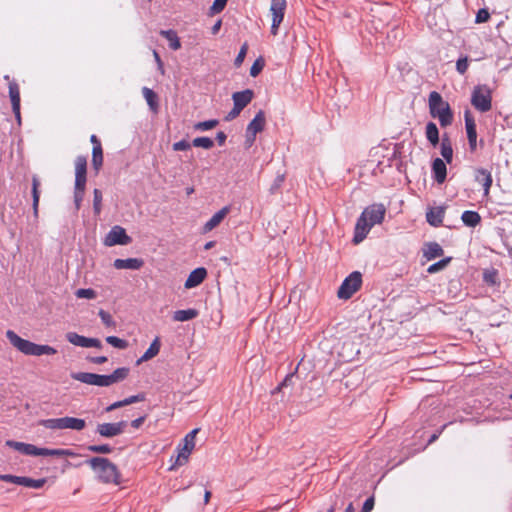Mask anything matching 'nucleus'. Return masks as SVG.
Returning a JSON list of instances; mask_svg holds the SVG:
<instances>
[{
	"instance_id": "nucleus-51",
	"label": "nucleus",
	"mask_w": 512,
	"mask_h": 512,
	"mask_svg": "<svg viewBox=\"0 0 512 512\" xmlns=\"http://www.w3.org/2000/svg\"><path fill=\"white\" fill-rule=\"evenodd\" d=\"M483 279L487 284L494 285L497 281V272L495 270L485 271Z\"/></svg>"
},
{
	"instance_id": "nucleus-15",
	"label": "nucleus",
	"mask_w": 512,
	"mask_h": 512,
	"mask_svg": "<svg viewBox=\"0 0 512 512\" xmlns=\"http://www.w3.org/2000/svg\"><path fill=\"white\" fill-rule=\"evenodd\" d=\"M265 122V113L263 110H259L255 117L247 126V139L250 141H254L257 133L261 132L264 129Z\"/></svg>"
},
{
	"instance_id": "nucleus-54",
	"label": "nucleus",
	"mask_w": 512,
	"mask_h": 512,
	"mask_svg": "<svg viewBox=\"0 0 512 512\" xmlns=\"http://www.w3.org/2000/svg\"><path fill=\"white\" fill-rule=\"evenodd\" d=\"M489 18H490V14H489L488 10L480 9L476 14L475 22L476 23H484V22L488 21Z\"/></svg>"
},
{
	"instance_id": "nucleus-42",
	"label": "nucleus",
	"mask_w": 512,
	"mask_h": 512,
	"mask_svg": "<svg viewBox=\"0 0 512 512\" xmlns=\"http://www.w3.org/2000/svg\"><path fill=\"white\" fill-rule=\"evenodd\" d=\"M218 123L219 122L216 119H211V120H207V121L197 122L194 125V129L197 130V131H208V130H211V129L215 128L218 125Z\"/></svg>"
},
{
	"instance_id": "nucleus-55",
	"label": "nucleus",
	"mask_w": 512,
	"mask_h": 512,
	"mask_svg": "<svg viewBox=\"0 0 512 512\" xmlns=\"http://www.w3.org/2000/svg\"><path fill=\"white\" fill-rule=\"evenodd\" d=\"M264 64L260 60H256L250 68V75L256 77L263 69Z\"/></svg>"
},
{
	"instance_id": "nucleus-19",
	"label": "nucleus",
	"mask_w": 512,
	"mask_h": 512,
	"mask_svg": "<svg viewBox=\"0 0 512 512\" xmlns=\"http://www.w3.org/2000/svg\"><path fill=\"white\" fill-rule=\"evenodd\" d=\"M465 127L467 132V138L471 151H475L477 147V132L476 124L474 119L470 116L469 112L465 113Z\"/></svg>"
},
{
	"instance_id": "nucleus-33",
	"label": "nucleus",
	"mask_w": 512,
	"mask_h": 512,
	"mask_svg": "<svg viewBox=\"0 0 512 512\" xmlns=\"http://www.w3.org/2000/svg\"><path fill=\"white\" fill-rule=\"evenodd\" d=\"M160 35L167 39L169 46L173 50H178L181 47L180 39L174 30H161Z\"/></svg>"
},
{
	"instance_id": "nucleus-18",
	"label": "nucleus",
	"mask_w": 512,
	"mask_h": 512,
	"mask_svg": "<svg viewBox=\"0 0 512 512\" xmlns=\"http://www.w3.org/2000/svg\"><path fill=\"white\" fill-rule=\"evenodd\" d=\"M5 445L24 455L39 456V447H36L33 444L18 442L14 440H7L5 442Z\"/></svg>"
},
{
	"instance_id": "nucleus-12",
	"label": "nucleus",
	"mask_w": 512,
	"mask_h": 512,
	"mask_svg": "<svg viewBox=\"0 0 512 512\" xmlns=\"http://www.w3.org/2000/svg\"><path fill=\"white\" fill-rule=\"evenodd\" d=\"M286 0H271L270 12L272 14L271 33L277 35L278 28L284 19Z\"/></svg>"
},
{
	"instance_id": "nucleus-52",
	"label": "nucleus",
	"mask_w": 512,
	"mask_h": 512,
	"mask_svg": "<svg viewBox=\"0 0 512 512\" xmlns=\"http://www.w3.org/2000/svg\"><path fill=\"white\" fill-rule=\"evenodd\" d=\"M191 146H192V143H189L186 140H181V141L175 142L172 145V148L174 151H187L191 148Z\"/></svg>"
},
{
	"instance_id": "nucleus-26",
	"label": "nucleus",
	"mask_w": 512,
	"mask_h": 512,
	"mask_svg": "<svg viewBox=\"0 0 512 512\" xmlns=\"http://www.w3.org/2000/svg\"><path fill=\"white\" fill-rule=\"evenodd\" d=\"M445 210L443 207L431 208L426 213L427 222L434 227H439L442 224Z\"/></svg>"
},
{
	"instance_id": "nucleus-20",
	"label": "nucleus",
	"mask_w": 512,
	"mask_h": 512,
	"mask_svg": "<svg viewBox=\"0 0 512 512\" xmlns=\"http://www.w3.org/2000/svg\"><path fill=\"white\" fill-rule=\"evenodd\" d=\"M475 181L480 183L484 189V195L489 194L493 179L491 173L484 168H477L474 175Z\"/></svg>"
},
{
	"instance_id": "nucleus-50",
	"label": "nucleus",
	"mask_w": 512,
	"mask_h": 512,
	"mask_svg": "<svg viewBox=\"0 0 512 512\" xmlns=\"http://www.w3.org/2000/svg\"><path fill=\"white\" fill-rule=\"evenodd\" d=\"M228 0H214L210 10L212 14L220 13L226 6Z\"/></svg>"
},
{
	"instance_id": "nucleus-31",
	"label": "nucleus",
	"mask_w": 512,
	"mask_h": 512,
	"mask_svg": "<svg viewBox=\"0 0 512 512\" xmlns=\"http://www.w3.org/2000/svg\"><path fill=\"white\" fill-rule=\"evenodd\" d=\"M461 220L468 227H476L481 222L478 212L466 210L462 213Z\"/></svg>"
},
{
	"instance_id": "nucleus-37",
	"label": "nucleus",
	"mask_w": 512,
	"mask_h": 512,
	"mask_svg": "<svg viewBox=\"0 0 512 512\" xmlns=\"http://www.w3.org/2000/svg\"><path fill=\"white\" fill-rule=\"evenodd\" d=\"M129 374V368L121 367L117 368L112 374L109 375L111 379V385L124 380Z\"/></svg>"
},
{
	"instance_id": "nucleus-16",
	"label": "nucleus",
	"mask_w": 512,
	"mask_h": 512,
	"mask_svg": "<svg viewBox=\"0 0 512 512\" xmlns=\"http://www.w3.org/2000/svg\"><path fill=\"white\" fill-rule=\"evenodd\" d=\"M372 227L373 226H370L369 220L361 214L355 225L353 242L355 244L362 242Z\"/></svg>"
},
{
	"instance_id": "nucleus-39",
	"label": "nucleus",
	"mask_w": 512,
	"mask_h": 512,
	"mask_svg": "<svg viewBox=\"0 0 512 512\" xmlns=\"http://www.w3.org/2000/svg\"><path fill=\"white\" fill-rule=\"evenodd\" d=\"M142 93H143V96H144L145 100L147 101V104L149 105V107L152 110H155L157 108V101H156L157 96L154 93V91L148 87H144L142 89Z\"/></svg>"
},
{
	"instance_id": "nucleus-6",
	"label": "nucleus",
	"mask_w": 512,
	"mask_h": 512,
	"mask_svg": "<svg viewBox=\"0 0 512 512\" xmlns=\"http://www.w3.org/2000/svg\"><path fill=\"white\" fill-rule=\"evenodd\" d=\"M492 97L490 89L485 85H478L474 87L471 95V104L473 107L484 113L492 107Z\"/></svg>"
},
{
	"instance_id": "nucleus-45",
	"label": "nucleus",
	"mask_w": 512,
	"mask_h": 512,
	"mask_svg": "<svg viewBox=\"0 0 512 512\" xmlns=\"http://www.w3.org/2000/svg\"><path fill=\"white\" fill-rule=\"evenodd\" d=\"M87 450L93 453L99 454H109L112 452V447L109 444H101V445H89Z\"/></svg>"
},
{
	"instance_id": "nucleus-29",
	"label": "nucleus",
	"mask_w": 512,
	"mask_h": 512,
	"mask_svg": "<svg viewBox=\"0 0 512 512\" xmlns=\"http://www.w3.org/2000/svg\"><path fill=\"white\" fill-rule=\"evenodd\" d=\"M39 456L75 457L76 453L70 449L39 448Z\"/></svg>"
},
{
	"instance_id": "nucleus-9",
	"label": "nucleus",
	"mask_w": 512,
	"mask_h": 512,
	"mask_svg": "<svg viewBox=\"0 0 512 512\" xmlns=\"http://www.w3.org/2000/svg\"><path fill=\"white\" fill-rule=\"evenodd\" d=\"M71 377L74 380L88 385H95L100 387H108L111 385V379L109 378V375H99L89 372H74L71 373Z\"/></svg>"
},
{
	"instance_id": "nucleus-61",
	"label": "nucleus",
	"mask_w": 512,
	"mask_h": 512,
	"mask_svg": "<svg viewBox=\"0 0 512 512\" xmlns=\"http://www.w3.org/2000/svg\"><path fill=\"white\" fill-rule=\"evenodd\" d=\"M227 139V136L224 132L222 131H219L216 135V140L218 142V144L221 146V145H224L225 141Z\"/></svg>"
},
{
	"instance_id": "nucleus-58",
	"label": "nucleus",
	"mask_w": 512,
	"mask_h": 512,
	"mask_svg": "<svg viewBox=\"0 0 512 512\" xmlns=\"http://www.w3.org/2000/svg\"><path fill=\"white\" fill-rule=\"evenodd\" d=\"M241 111H242V109H240L239 107L234 105L232 110L226 115L225 120L231 121V120L235 119L236 117L239 116Z\"/></svg>"
},
{
	"instance_id": "nucleus-17",
	"label": "nucleus",
	"mask_w": 512,
	"mask_h": 512,
	"mask_svg": "<svg viewBox=\"0 0 512 512\" xmlns=\"http://www.w3.org/2000/svg\"><path fill=\"white\" fill-rule=\"evenodd\" d=\"M9 97L11 100L13 113L20 123V90L18 84L14 80L9 81Z\"/></svg>"
},
{
	"instance_id": "nucleus-46",
	"label": "nucleus",
	"mask_w": 512,
	"mask_h": 512,
	"mask_svg": "<svg viewBox=\"0 0 512 512\" xmlns=\"http://www.w3.org/2000/svg\"><path fill=\"white\" fill-rule=\"evenodd\" d=\"M75 295L77 298H80V299H95L97 296V293L95 290H93L91 288H87V289L81 288L75 292Z\"/></svg>"
},
{
	"instance_id": "nucleus-43",
	"label": "nucleus",
	"mask_w": 512,
	"mask_h": 512,
	"mask_svg": "<svg viewBox=\"0 0 512 512\" xmlns=\"http://www.w3.org/2000/svg\"><path fill=\"white\" fill-rule=\"evenodd\" d=\"M105 340L108 344L118 349H126L128 347V342L126 340L120 339L116 336H107Z\"/></svg>"
},
{
	"instance_id": "nucleus-63",
	"label": "nucleus",
	"mask_w": 512,
	"mask_h": 512,
	"mask_svg": "<svg viewBox=\"0 0 512 512\" xmlns=\"http://www.w3.org/2000/svg\"><path fill=\"white\" fill-rule=\"evenodd\" d=\"M144 420H145V417H143V416L139 417L131 422V426L133 428H139L143 424Z\"/></svg>"
},
{
	"instance_id": "nucleus-13",
	"label": "nucleus",
	"mask_w": 512,
	"mask_h": 512,
	"mask_svg": "<svg viewBox=\"0 0 512 512\" xmlns=\"http://www.w3.org/2000/svg\"><path fill=\"white\" fill-rule=\"evenodd\" d=\"M66 339L69 343L83 348L95 347L102 348V343L97 338H88L82 335H79L76 332H68L66 333Z\"/></svg>"
},
{
	"instance_id": "nucleus-10",
	"label": "nucleus",
	"mask_w": 512,
	"mask_h": 512,
	"mask_svg": "<svg viewBox=\"0 0 512 512\" xmlns=\"http://www.w3.org/2000/svg\"><path fill=\"white\" fill-rule=\"evenodd\" d=\"M130 242L131 237L127 235L124 228L118 225L112 227L104 239V245L107 247H112L115 245H127Z\"/></svg>"
},
{
	"instance_id": "nucleus-48",
	"label": "nucleus",
	"mask_w": 512,
	"mask_h": 512,
	"mask_svg": "<svg viewBox=\"0 0 512 512\" xmlns=\"http://www.w3.org/2000/svg\"><path fill=\"white\" fill-rule=\"evenodd\" d=\"M22 479H23V476H15V475H11V474H1L0 475L1 481L14 483L17 485L22 484Z\"/></svg>"
},
{
	"instance_id": "nucleus-21",
	"label": "nucleus",
	"mask_w": 512,
	"mask_h": 512,
	"mask_svg": "<svg viewBox=\"0 0 512 512\" xmlns=\"http://www.w3.org/2000/svg\"><path fill=\"white\" fill-rule=\"evenodd\" d=\"M207 276V271L203 267L194 269L185 281V288L191 289L200 285Z\"/></svg>"
},
{
	"instance_id": "nucleus-44",
	"label": "nucleus",
	"mask_w": 512,
	"mask_h": 512,
	"mask_svg": "<svg viewBox=\"0 0 512 512\" xmlns=\"http://www.w3.org/2000/svg\"><path fill=\"white\" fill-rule=\"evenodd\" d=\"M102 209V192L99 189L93 191V210L95 214H100Z\"/></svg>"
},
{
	"instance_id": "nucleus-57",
	"label": "nucleus",
	"mask_w": 512,
	"mask_h": 512,
	"mask_svg": "<svg viewBox=\"0 0 512 512\" xmlns=\"http://www.w3.org/2000/svg\"><path fill=\"white\" fill-rule=\"evenodd\" d=\"M145 399V396L144 394H137V395H132L128 398H125L124 399V403L127 405H130V404H133V403H136V402H140V401H143Z\"/></svg>"
},
{
	"instance_id": "nucleus-56",
	"label": "nucleus",
	"mask_w": 512,
	"mask_h": 512,
	"mask_svg": "<svg viewBox=\"0 0 512 512\" xmlns=\"http://www.w3.org/2000/svg\"><path fill=\"white\" fill-rule=\"evenodd\" d=\"M284 182V175H278L275 179L273 184L270 187V193L274 194L283 184Z\"/></svg>"
},
{
	"instance_id": "nucleus-27",
	"label": "nucleus",
	"mask_w": 512,
	"mask_h": 512,
	"mask_svg": "<svg viewBox=\"0 0 512 512\" xmlns=\"http://www.w3.org/2000/svg\"><path fill=\"white\" fill-rule=\"evenodd\" d=\"M444 253L443 248L437 242H429L425 245L423 255L427 260H432L442 256Z\"/></svg>"
},
{
	"instance_id": "nucleus-2",
	"label": "nucleus",
	"mask_w": 512,
	"mask_h": 512,
	"mask_svg": "<svg viewBox=\"0 0 512 512\" xmlns=\"http://www.w3.org/2000/svg\"><path fill=\"white\" fill-rule=\"evenodd\" d=\"M6 337L19 352L29 356L54 355L57 350L49 345H40L21 338L12 330L6 331Z\"/></svg>"
},
{
	"instance_id": "nucleus-32",
	"label": "nucleus",
	"mask_w": 512,
	"mask_h": 512,
	"mask_svg": "<svg viewBox=\"0 0 512 512\" xmlns=\"http://www.w3.org/2000/svg\"><path fill=\"white\" fill-rule=\"evenodd\" d=\"M425 135L433 146L439 143V130L434 122H428L426 124Z\"/></svg>"
},
{
	"instance_id": "nucleus-60",
	"label": "nucleus",
	"mask_w": 512,
	"mask_h": 512,
	"mask_svg": "<svg viewBox=\"0 0 512 512\" xmlns=\"http://www.w3.org/2000/svg\"><path fill=\"white\" fill-rule=\"evenodd\" d=\"M126 406V404L124 403V400H121V401H117V402H114L112 403L111 405H109L108 407H106V411L107 412H111L113 410H116L118 408H121V407H124Z\"/></svg>"
},
{
	"instance_id": "nucleus-14",
	"label": "nucleus",
	"mask_w": 512,
	"mask_h": 512,
	"mask_svg": "<svg viewBox=\"0 0 512 512\" xmlns=\"http://www.w3.org/2000/svg\"><path fill=\"white\" fill-rule=\"evenodd\" d=\"M386 208L383 204H372L364 209L362 215L366 217L370 226L381 224L384 220Z\"/></svg>"
},
{
	"instance_id": "nucleus-64",
	"label": "nucleus",
	"mask_w": 512,
	"mask_h": 512,
	"mask_svg": "<svg viewBox=\"0 0 512 512\" xmlns=\"http://www.w3.org/2000/svg\"><path fill=\"white\" fill-rule=\"evenodd\" d=\"M293 374L287 375L283 382L277 387V390H281L282 387L288 385V383L292 380Z\"/></svg>"
},
{
	"instance_id": "nucleus-41",
	"label": "nucleus",
	"mask_w": 512,
	"mask_h": 512,
	"mask_svg": "<svg viewBox=\"0 0 512 512\" xmlns=\"http://www.w3.org/2000/svg\"><path fill=\"white\" fill-rule=\"evenodd\" d=\"M192 145L194 147H201V148L209 150L214 146V142L209 137H197V138L193 139Z\"/></svg>"
},
{
	"instance_id": "nucleus-25",
	"label": "nucleus",
	"mask_w": 512,
	"mask_h": 512,
	"mask_svg": "<svg viewBox=\"0 0 512 512\" xmlns=\"http://www.w3.org/2000/svg\"><path fill=\"white\" fill-rule=\"evenodd\" d=\"M113 265L116 269L138 270L144 265V261L140 258L116 259Z\"/></svg>"
},
{
	"instance_id": "nucleus-1",
	"label": "nucleus",
	"mask_w": 512,
	"mask_h": 512,
	"mask_svg": "<svg viewBox=\"0 0 512 512\" xmlns=\"http://www.w3.org/2000/svg\"><path fill=\"white\" fill-rule=\"evenodd\" d=\"M86 464L92 469L96 479L104 484L121 483V474L117 466L105 457H93L86 461Z\"/></svg>"
},
{
	"instance_id": "nucleus-40",
	"label": "nucleus",
	"mask_w": 512,
	"mask_h": 512,
	"mask_svg": "<svg viewBox=\"0 0 512 512\" xmlns=\"http://www.w3.org/2000/svg\"><path fill=\"white\" fill-rule=\"evenodd\" d=\"M451 259V257L441 259L440 261L430 265L427 269V272L433 274L445 269L447 265L450 263Z\"/></svg>"
},
{
	"instance_id": "nucleus-5",
	"label": "nucleus",
	"mask_w": 512,
	"mask_h": 512,
	"mask_svg": "<svg viewBox=\"0 0 512 512\" xmlns=\"http://www.w3.org/2000/svg\"><path fill=\"white\" fill-rule=\"evenodd\" d=\"M38 424L46 429L50 430H75L81 431L86 427V421L81 418L75 417H61V418H49L42 419Z\"/></svg>"
},
{
	"instance_id": "nucleus-4",
	"label": "nucleus",
	"mask_w": 512,
	"mask_h": 512,
	"mask_svg": "<svg viewBox=\"0 0 512 512\" xmlns=\"http://www.w3.org/2000/svg\"><path fill=\"white\" fill-rule=\"evenodd\" d=\"M87 159L84 156H77L75 159V187L74 203L76 210H79L83 201L86 188Z\"/></svg>"
},
{
	"instance_id": "nucleus-8",
	"label": "nucleus",
	"mask_w": 512,
	"mask_h": 512,
	"mask_svg": "<svg viewBox=\"0 0 512 512\" xmlns=\"http://www.w3.org/2000/svg\"><path fill=\"white\" fill-rule=\"evenodd\" d=\"M199 429L196 428L189 432L183 439V446L179 449L178 455L175 459L174 465L170 467V470H173L176 466H182L187 463L191 452L195 447V436L198 433Z\"/></svg>"
},
{
	"instance_id": "nucleus-35",
	"label": "nucleus",
	"mask_w": 512,
	"mask_h": 512,
	"mask_svg": "<svg viewBox=\"0 0 512 512\" xmlns=\"http://www.w3.org/2000/svg\"><path fill=\"white\" fill-rule=\"evenodd\" d=\"M441 155L447 163H451L453 158V149L448 137H443L441 142Z\"/></svg>"
},
{
	"instance_id": "nucleus-53",
	"label": "nucleus",
	"mask_w": 512,
	"mask_h": 512,
	"mask_svg": "<svg viewBox=\"0 0 512 512\" xmlns=\"http://www.w3.org/2000/svg\"><path fill=\"white\" fill-rule=\"evenodd\" d=\"M456 69L460 74H464L468 69L467 57L459 58L456 62Z\"/></svg>"
},
{
	"instance_id": "nucleus-7",
	"label": "nucleus",
	"mask_w": 512,
	"mask_h": 512,
	"mask_svg": "<svg viewBox=\"0 0 512 512\" xmlns=\"http://www.w3.org/2000/svg\"><path fill=\"white\" fill-rule=\"evenodd\" d=\"M362 284V275L358 271L352 272L344 279L338 289L337 296L340 299H349L355 292L359 290Z\"/></svg>"
},
{
	"instance_id": "nucleus-11",
	"label": "nucleus",
	"mask_w": 512,
	"mask_h": 512,
	"mask_svg": "<svg viewBox=\"0 0 512 512\" xmlns=\"http://www.w3.org/2000/svg\"><path fill=\"white\" fill-rule=\"evenodd\" d=\"M127 427L126 421L114 423H99L96 426V432L103 438H113L121 435Z\"/></svg>"
},
{
	"instance_id": "nucleus-47",
	"label": "nucleus",
	"mask_w": 512,
	"mask_h": 512,
	"mask_svg": "<svg viewBox=\"0 0 512 512\" xmlns=\"http://www.w3.org/2000/svg\"><path fill=\"white\" fill-rule=\"evenodd\" d=\"M98 315H99L102 323L105 326H107V327H115L116 326V323H115L113 317L107 311L100 309L98 312Z\"/></svg>"
},
{
	"instance_id": "nucleus-59",
	"label": "nucleus",
	"mask_w": 512,
	"mask_h": 512,
	"mask_svg": "<svg viewBox=\"0 0 512 512\" xmlns=\"http://www.w3.org/2000/svg\"><path fill=\"white\" fill-rule=\"evenodd\" d=\"M374 508V497H369L363 504L361 512H370Z\"/></svg>"
},
{
	"instance_id": "nucleus-62",
	"label": "nucleus",
	"mask_w": 512,
	"mask_h": 512,
	"mask_svg": "<svg viewBox=\"0 0 512 512\" xmlns=\"http://www.w3.org/2000/svg\"><path fill=\"white\" fill-rule=\"evenodd\" d=\"M107 360H108V359H107V357H106V356H97V357H93V358H91V359H90V361H91L92 363H94V364H98V365H100V364H103V363L107 362Z\"/></svg>"
},
{
	"instance_id": "nucleus-23",
	"label": "nucleus",
	"mask_w": 512,
	"mask_h": 512,
	"mask_svg": "<svg viewBox=\"0 0 512 512\" xmlns=\"http://www.w3.org/2000/svg\"><path fill=\"white\" fill-rule=\"evenodd\" d=\"M230 208L229 206H225L222 209H220L218 212H216L204 225L203 230L204 232H209L213 230L215 227H217L223 219L227 216L229 213Z\"/></svg>"
},
{
	"instance_id": "nucleus-38",
	"label": "nucleus",
	"mask_w": 512,
	"mask_h": 512,
	"mask_svg": "<svg viewBox=\"0 0 512 512\" xmlns=\"http://www.w3.org/2000/svg\"><path fill=\"white\" fill-rule=\"evenodd\" d=\"M45 483H46L45 478L32 479L29 477H23L21 486L33 488V489H40L44 486Z\"/></svg>"
},
{
	"instance_id": "nucleus-28",
	"label": "nucleus",
	"mask_w": 512,
	"mask_h": 512,
	"mask_svg": "<svg viewBox=\"0 0 512 512\" xmlns=\"http://www.w3.org/2000/svg\"><path fill=\"white\" fill-rule=\"evenodd\" d=\"M160 347V340L158 337H156L150 344L149 348L145 351V353L138 359L137 363L140 364L154 358L156 355H158Z\"/></svg>"
},
{
	"instance_id": "nucleus-34",
	"label": "nucleus",
	"mask_w": 512,
	"mask_h": 512,
	"mask_svg": "<svg viewBox=\"0 0 512 512\" xmlns=\"http://www.w3.org/2000/svg\"><path fill=\"white\" fill-rule=\"evenodd\" d=\"M103 164V151L101 145H94L92 149V165L96 172L99 171Z\"/></svg>"
},
{
	"instance_id": "nucleus-22",
	"label": "nucleus",
	"mask_w": 512,
	"mask_h": 512,
	"mask_svg": "<svg viewBox=\"0 0 512 512\" xmlns=\"http://www.w3.org/2000/svg\"><path fill=\"white\" fill-rule=\"evenodd\" d=\"M254 93L250 89L235 92L232 95L233 104L240 109H244L253 99Z\"/></svg>"
},
{
	"instance_id": "nucleus-36",
	"label": "nucleus",
	"mask_w": 512,
	"mask_h": 512,
	"mask_svg": "<svg viewBox=\"0 0 512 512\" xmlns=\"http://www.w3.org/2000/svg\"><path fill=\"white\" fill-rule=\"evenodd\" d=\"M39 185H40V182H39V179L37 176H33L32 177V196H33V210H34V213L37 214L38 212V204H39V198H40V195H39Z\"/></svg>"
},
{
	"instance_id": "nucleus-30",
	"label": "nucleus",
	"mask_w": 512,
	"mask_h": 512,
	"mask_svg": "<svg viewBox=\"0 0 512 512\" xmlns=\"http://www.w3.org/2000/svg\"><path fill=\"white\" fill-rule=\"evenodd\" d=\"M198 315L199 312L193 308L177 310L173 313V320L176 322H185L196 318Z\"/></svg>"
},
{
	"instance_id": "nucleus-3",
	"label": "nucleus",
	"mask_w": 512,
	"mask_h": 512,
	"mask_svg": "<svg viewBox=\"0 0 512 512\" xmlns=\"http://www.w3.org/2000/svg\"><path fill=\"white\" fill-rule=\"evenodd\" d=\"M429 113L432 118L438 119L441 127H447L453 122V112L447 101L440 93L432 91L428 98Z\"/></svg>"
},
{
	"instance_id": "nucleus-49",
	"label": "nucleus",
	"mask_w": 512,
	"mask_h": 512,
	"mask_svg": "<svg viewBox=\"0 0 512 512\" xmlns=\"http://www.w3.org/2000/svg\"><path fill=\"white\" fill-rule=\"evenodd\" d=\"M247 50H248V45L245 43L244 45H242L238 55L235 58L234 64L236 67H239L243 63V61L246 57V54H247Z\"/></svg>"
},
{
	"instance_id": "nucleus-24",
	"label": "nucleus",
	"mask_w": 512,
	"mask_h": 512,
	"mask_svg": "<svg viewBox=\"0 0 512 512\" xmlns=\"http://www.w3.org/2000/svg\"><path fill=\"white\" fill-rule=\"evenodd\" d=\"M432 172L435 181L438 184H442L446 180L447 176V168L445 162L440 158H436L432 163Z\"/></svg>"
}]
</instances>
